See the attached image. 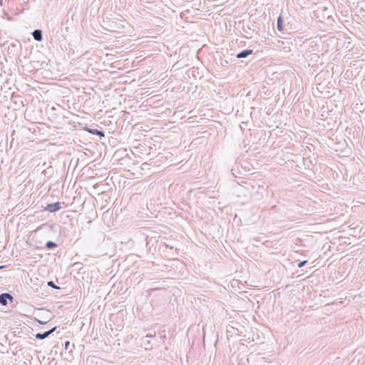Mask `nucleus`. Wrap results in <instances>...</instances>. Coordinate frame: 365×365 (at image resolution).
<instances>
[{
	"label": "nucleus",
	"mask_w": 365,
	"mask_h": 365,
	"mask_svg": "<svg viewBox=\"0 0 365 365\" xmlns=\"http://www.w3.org/2000/svg\"><path fill=\"white\" fill-rule=\"evenodd\" d=\"M60 208H61L60 202H55L53 204H48L46 206V210H48L51 212H53L58 210Z\"/></svg>",
	"instance_id": "f257e3e1"
},
{
	"label": "nucleus",
	"mask_w": 365,
	"mask_h": 365,
	"mask_svg": "<svg viewBox=\"0 0 365 365\" xmlns=\"http://www.w3.org/2000/svg\"><path fill=\"white\" fill-rule=\"evenodd\" d=\"M12 297L9 294H7V293H4V294H1L0 295V303L2 304V305H6L7 304V299H12Z\"/></svg>",
	"instance_id": "f03ea898"
},
{
	"label": "nucleus",
	"mask_w": 365,
	"mask_h": 365,
	"mask_svg": "<svg viewBox=\"0 0 365 365\" xmlns=\"http://www.w3.org/2000/svg\"><path fill=\"white\" fill-rule=\"evenodd\" d=\"M84 130L86 131H87L88 133H91V134H94V135H98L101 137H104V133L101 131V130H94V129H91V128H85Z\"/></svg>",
	"instance_id": "7ed1b4c3"
},
{
	"label": "nucleus",
	"mask_w": 365,
	"mask_h": 365,
	"mask_svg": "<svg viewBox=\"0 0 365 365\" xmlns=\"http://www.w3.org/2000/svg\"><path fill=\"white\" fill-rule=\"evenodd\" d=\"M56 330V327L53 328L52 329L43 333V334H37L36 335V337L37 339H45L46 337H47L50 334H51L52 332H53L54 331Z\"/></svg>",
	"instance_id": "20e7f679"
},
{
	"label": "nucleus",
	"mask_w": 365,
	"mask_h": 365,
	"mask_svg": "<svg viewBox=\"0 0 365 365\" xmlns=\"http://www.w3.org/2000/svg\"><path fill=\"white\" fill-rule=\"evenodd\" d=\"M252 53V50H245V51H243L242 52H240V53H238L237 57L238 58H245Z\"/></svg>",
	"instance_id": "39448f33"
},
{
	"label": "nucleus",
	"mask_w": 365,
	"mask_h": 365,
	"mask_svg": "<svg viewBox=\"0 0 365 365\" xmlns=\"http://www.w3.org/2000/svg\"><path fill=\"white\" fill-rule=\"evenodd\" d=\"M33 36L36 41H41V39H42L41 31L40 30H35L33 32Z\"/></svg>",
	"instance_id": "423d86ee"
},
{
	"label": "nucleus",
	"mask_w": 365,
	"mask_h": 365,
	"mask_svg": "<svg viewBox=\"0 0 365 365\" xmlns=\"http://www.w3.org/2000/svg\"><path fill=\"white\" fill-rule=\"evenodd\" d=\"M277 29L279 31H282L283 30V28H282V19L281 16H279L278 18V20H277Z\"/></svg>",
	"instance_id": "0eeeda50"
},
{
	"label": "nucleus",
	"mask_w": 365,
	"mask_h": 365,
	"mask_svg": "<svg viewBox=\"0 0 365 365\" xmlns=\"http://www.w3.org/2000/svg\"><path fill=\"white\" fill-rule=\"evenodd\" d=\"M46 246L48 248H52V247H56V244L54 242H48L47 244H46Z\"/></svg>",
	"instance_id": "6e6552de"
},
{
	"label": "nucleus",
	"mask_w": 365,
	"mask_h": 365,
	"mask_svg": "<svg viewBox=\"0 0 365 365\" xmlns=\"http://www.w3.org/2000/svg\"><path fill=\"white\" fill-rule=\"evenodd\" d=\"M48 285L53 288H57V287L53 284V282H48Z\"/></svg>",
	"instance_id": "1a4fd4ad"
},
{
	"label": "nucleus",
	"mask_w": 365,
	"mask_h": 365,
	"mask_svg": "<svg viewBox=\"0 0 365 365\" xmlns=\"http://www.w3.org/2000/svg\"><path fill=\"white\" fill-rule=\"evenodd\" d=\"M307 263V261H303L298 264L299 267H303Z\"/></svg>",
	"instance_id": "9d476101"
},
{
	"label": "nucleus",
	"mask_w": 365,
	"mask_h": 365,
	"mask_svg": "<svg viewBox=\"0 0 365 365\" xmlns=\"http://www.w3.org/2000/svg\"><path fill=\"white\" fill-rule=\"evenodd\" d=\"M68 345H69V341H67V342L66 343V348H67V346H68Z\"/></svg>",
	"instance_id": "9b49d317"
},
{
	"label": "nucleus",
	"mask_w": 365,
	"mask_h": 365,
	"mask_svg": "<svg viewBox=\"0 0 365 365\" xmlns=\"http://www.w3.org/2000/svg\"><path fill=\"white\" fill-rule=\"evenodd\" d=\"M3 268H4V266H0V269H3Z\"/></svg>",
	"instance_id": "f8f14e48"
}]
</instances>
